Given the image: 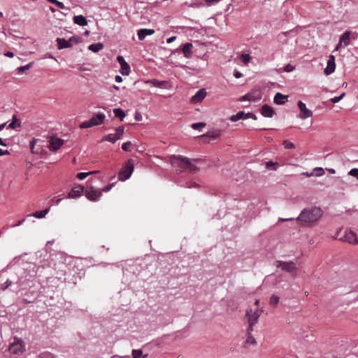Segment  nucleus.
I'll list each match as a JSON object with an SVG mask.
<instances>
[{
  "label": "nucleus",
  "mask_w": 358,
  "mask_h": 358,
  "mask_svg": "<svg viewBox=\"0 0 358 358\" xmlns=\"http://www.w3.org/2000/svg\"><path fill=\"white\" fill-rule=\"evenodd\" d=\"M142 119V116L139 113H136L135 114V120L137 121H140Z\"/></svg>",
  "instance_id": "60"
},
{
  "label": "nucleus",
  "mask_w": 358,
  "mask_h": 358,
  "mask_svg": "<svg viewBox=\"0 0 358 358\" xmlns=\"http://www.w3.org/2000/svg\"><path fill=\"white\" fill-rule=\"evenodd\" d=\"M132 356L133 358H141L142 351L141 350H133Z\"/></svg>",
  "instance_id": "42"
},
{
  "label": "nucleus",
  "mask_w": 358,
  "mask_h": 358,
  "mask_svg": "<svg viewBox=\"0 0 358 358\" xmlns=\"http://www.w3.org/2000/svg\"><path fill=\"white\" fill-rule=\"evenodd\" d=\"M192 44L190 43H186L183 45L182 52H183L184 56L186 58L190 57L191 55L192 54Z\"/></svg>",
  "instance_id": "22"
},
{
  "label": "nucleus",
  "mask_w": 358,
  "mask_h": 358,
  "mask_svg": "<svg viewBox=\"0 0 358 358\" xmlns=\"http://www.w3.org/2000/svg\"><path fill=\"white\" fill-rule=\"evenodd\" d=\"M73 22L80 26H85L87 24V20L83 15H75L73 17Z\"/></svg>",
  "instance_id": "21"
},
{
  "label": "nucleus",
  "mask_w": 358,
  "mask_h": 358,
  "mask_svg": "<svg viewBox=\"0 0 358 358\" xmlns=\"http://www.w3.org/2000/svg\"><path fill=\"white\" fill-rule=\"evenodd\" d=\"M279 302V297L275 295H272L269 303L273 306H276Z\"/></svg>",
  "instance_id": "38"
},
{
  "label": "nucleus",
  "mask_w": 358,
  "mask_h": 358,
  "mask_svg": "<svg viewBox=\"0 0 358 358\" xmlns=\"http://www.w3.org/2000/svg\"><path fill=\"white\" fill-rule=\"evenodd\" d=\"M241 58L242 62L245 64H248L250 62V59H251V57H250V55H248V54H243V55H241Z\"/></svg>",
  "instance_id": "40"
},
{
  "label": "nucleus",
  "mask_w": 358,
  "mask_h": 358,
  "mask_svg": "<svg viewBox=\"0 0 358 358\" xmlns=\"http://www.w3.org/2000/svg\"><path fill=\"white\" fill-rule=\"evenodd\" d=\"M131 145V143L130 141L125 142L122 145V149L125 152H129L130 151Z\"/></svg>",
  "instance_id": "45"
},
{
  "label": "nucleus",
  "mask_w": 358,
  "mask_h": 358,
  "mask_svg": "<svg viewBox=\"0 0 358 358\" xmlns=\"http://www.w3.org/2000/svg\"><path fill=\"white\" fill-rule=\"evenodd\" d=\"M187 157L181 155H171L169 157V162L171 165L176 168V171L181 172L182 169H186V161Z\"/></svg>",
  "instance_id": "4"
},
{
  "label": "nucleus",
  "mask_w": 358,
  "mask_h": 358,
  "mask_svg": "<svg viewBox=\"0 0 358 358\" xmlns=\"http://www.w3.org/2000/svg\"><path fill=\"white\" fill-rule=\"evenodd\" d=\"M103 48V45L102 43H93V44H91L89 47H88V49L94 52H98L99 51H100L101 50H102Z\"/></svg>",
  "instance_id": "27"
},
{
  "label": "nucleus",
  "mask_w": 358,
  "mask_h": 358,
  "mask_svg": "<svg viewBox=\"0 0 358 358\" xmlns=\"http://www.w3.org/2000/svg\"><path fill=\"white\" fill-rule=\"evenodd\" d=\"M336 69L335 57L330 55L327 62V67L324 69V73L327 76L331 74L334 72Z\"/></svg>",
  "instance_id": "13"
},
{
  "label": "nucleus",
  "mask_w": 358,
  "mask_h": 358,
  "mask_svg": "<svg viewBox=\"0 0 358 358\" xmlns=\"http://www.w3.org/2000/svg\"><path fill=\"white\" fill-rule=\"evenodd\" d=\"M277 165H278L277 163H274V162H273L271 161L267 162L266 163V169H271L273 170H275L276 169Z\"/></svg>",
  "instance_id": "43"
},
{
  "label": "nucleus",
  "mask_w": 358,
  "mask_h": 358,
  "mask_svg": "<svg viewBox=\"0 0 358 358\" xmlns=\"http://www.w3.org/2000/svg\"><path fill=\"white\" fill-rule=\"evenodd\" d=\"M313 173H314V176H315L317 177H320L324 174V171L322 168H315L313 170Z\"/></svg>",
  "instance_id": "39"
},
{
  "label": "nucleus",
  "mask_w": 358,
  "mask_h": 358,
  "mask_svg": "<svg viewBox=\"0 0 358 358\" xmlns=\"http://www.w3.org/2000/svg\"><path fill=\"white\" fill-rule=\"evenodd\" d=\"M288 96L283 95L282 94L278 92L275 94L273 101L274 103L278 105H281L285 103L287 100Z\"/></svg>",
  "instance_id": "20"
},
{
  "label": "nucleus",
  "mask_w": 358,
  "mask_h": 358,
  "mask_svg": "<svg viewBox=\"0 0 358 358\" xmlns=\"http://www.w3.org/2000/svg\"><path fill=\"white\" fill-rule=\"evenodd\" d=\"M246 113L243 111H239L236 115H232L230 117L231 122H236L241 119H245Z\"/></svg>",
  "instance_id": "28"
},
{
  "label": "nucleus",
  "mask_w": 358,
  "mask_h": 358,
  "mask_svg": "<svg viewBox=\"0 0 358 358\" xmlns=\"http://www.w3.org/2000/svg\"><path fill=\"white\" fill-rule=\"evenodd\" d=\"M24 220H25L24 219L19 220L16 224H12L10 227H16L17 226H20V225H21L24 222Z\"/></svg>",
  "instance_id": "55"
},
{
  "label": "nucleus",
  "mask_w": 358,
  "mask_h": 358,
  "mask_svg": "<svg viewBox=\"0 0 358 358\" xmlns=\"http://www.w3.org/2000/svg\"><path fill=\"white\" fill-rule=\"evenodd\" d=\"M256 344H257V341H256V339L254 338V336L252 335H247L245 345H255Z\"/></svg>",
  "instance_id": "34"
},
{
  "label": "nucleus",
  "mask_w": 358,
  "mask_h": 358,
  "mask_svg": "<svg viewBox=\"0 0 358 358\" xmlns=\"http://www.w3.org/2000/svg\"><path fill=\"white\" fill-rule=\"evenodd\" d=\"M10 153H9V152L8 150H3L0 148V156L8 155Z\"/></svg>",
  "instance_id": "59"
},
{
  "label": "nucleus",
  "mask_w": 358,
  "mask_h": 358,
  "mask_svg": "<svg viewBox=\"0 0 358 358\" xmlns=\"http://www.w3.org/2000/svg\"><path fill=\"white\" fill-rule=\"evenodd\" d=\"M340 240L348 242L350 244H358V238L356 234L350 229H345L344 235L340 238Z\"/></svg>",
  "instance_id": "6"
},
{
  "label": "nucleus",
  "mask_w": 358,
  "mask_h": 358,
  "mask_svg": "<svg viewBox=\"0 0 358 358\" xmlns=\"http://www.w3.org/2000/svg\"><path fill=\"white\" fill-rule=\"evenodd\" d=\"M261 113L266 117H271L274 114V110L271 106L265 104L262 107Z\"/></svg>",
  "instance_id": "19"
},
{
  "label": "nucleus",
  "mask_w": 358,
  "mask_h": 358,
  "mask_svg": "<svg viewBox=\"0 0 358 358\" xmlns=\"http://www.w3.org/2000/svg\"><path fill=\"white\" fill-rule=\"evenodd\" d=\"M115 80L117 83H121L122 81V78L120 76H116Z\"/></svg>",
  "instance_id": "64"
},
{
  "label": "nucleus",
  "mask_w": 358,
  "mask_h": 358,
  "mask_svg": "<svg viewBox=\"0 0 358 358\" xmlns=\"http://www.w3.org/2000/svg\"><path fill=\"white\" fill-rule=\"evenodd\" d=\"M154 33V29H141L138 31L137 35L138 39L143 41L147 36L152 35Z\"/></svg>",
  "instance_id": "17"
},
{
  "label": "nucleus",
  "mask_w": 358,
  "mask_h": 358,
  "mask_svg": "<svg viewBox=\"0 0 358 358\" xmlns=\"http://www.w3.org/2000/svg\"><path fill=\"white\" fill-rule=\"evenodd\" d=\"M255 325H251V324H249L248 325V327L247 329V335H252V332L253 331V327Z\"/></svg>",
  "instance_id": "52"
},
{
  "label": "nucleus",
  "mask_w": 358,
  "mask_h": 358,
  "mask_svg": "<svg viewBox=\"0 0 358 358\" xmlns=\"http://www.w3.org/2000/svg\"><path fill=\"white\" fill-rule=\"evenodd\" d=\"M176 39V36H171L166 40V42L168 43H171L173 42Z\"/></svg>",
  "instance_id": "62"
},
{
  "label": "nucleus",
  "mask_w": 358,
  "mask_h": 358,
  "mask_svg": "<svg viewBox=\"0 0 358 358\" xmlns=\"http://www.w3.org/2000/svg\"><path fill=\"white\" fill-rule=\"evenodd\" d=\"M345 95V93H342L339 96H335L331 99V101L334 103L339 102Z\"/></svg>",
  "instance_id": "44"
},
{
  "label": "nucleus",
  "mask_w": 358,
  "mask_h": 358,
  "mask_svg": "<svg viewBox=\"0 0 358 358\" xmlns=\"http://www.w3.org/2000/svg\"><path fill=\"white\" fill-rule=\"evenodd\" d=\"M206 91L205 89L202 88L197 91V92L191 98L190 102L191 103L196 104L201 102L204 98L206 96Z\"/></svg>",
  "instance_id": "12"
},
{
  "label": "nucleus",
  "mask_w": 358,
  "mask_h": 358,
  "mask_svg": "<svg viewBox=\"0 0 358 358\" xmlns=\"http://www.w3.org/2000/svg\"><path fill=\"white\" fill-rule=\"evenodd\" d=\"M248 94L250 96H248L250 98L249 101H257L261 99L262 96L259 91H252L250 92H248Z\"/></svg>",
  "instance_id": "25"
},
{
  "label": "nucleus",
  "mask_w": 358,
  "mask_h": 358,
  "mask_svg": "<svg viewBox=\"0 0 358 358\" xmlns=\"http://www.w3.org/2000/svg\"><path fill=\"white\" fill-rule=\"evenodd\" d=\"M117 61L120 64V73L124 76H128L130 73V66L125 62L124 57L122 56H118L117 57Z\"/></svg>",
  "instance_id": "11"
},
{
  "label": "nucleus",
  "mask_w": 358,
  "mask_h": 358,
  "mask_svg": "<svg viewBox=\"0 0 358 358\" xmlns=\"http://www.w3.org/2000/svg\"><path fill=\"white\" fill-rule=\"evenodd\" d=\"M275 266L277 268H281V269L284 271H286L291 274V275L294 278L297 275V268L296 264L292 261L290 262H284V261H276L275 262Z\"/></svg>",
  "instance_id": "2"
},
{
  "label": "nucleus",
  "mask_w": 358,
  "mask_h": 358,
  "mask_svg": "<svg viewBox=\"0 0 358 358\" xmlns=\"http://www.w3.org/2000/svg\"><path fill=\"white\" fill-rule=\"evenodd\" d=\"M4 55L6 57H10V58L14 57V54L12 52H6V53H4Z\"/></svg>",
  "instance_id": "63"
},
{
  "label": "nucleus",
  "mask_w": 358,
  "mask_h": 358,
  "mask_svg": "<svg viewBox=\"0 0 358 358\" xmlns=\"http://www.w3.org/2000/svg\"><path fill=\"white\" fill-rule=\"evenodd\" d=\"M113 113L116 117L120 118L121 121L123 120V119L125 117L124 112L121 108H115L113 109Z\"/></svg>",
  "instance_id": "31"
},
{
  "label": "nucleus",
  "mask_w": 358,
  "mask_h": 358,
  "mask_svg": "<svg viewBox=\"0 0 358 358\" xmlns=\"http://www.w3.org/2000/svg\"><path fill=\"white\" fill-rule=\"evenodd\" d=\"M248 118H252L253 120H257V116L252 113H246V115H245V119H248Z\"/></svg>",
  "instance_id": "51"
},
{
  "label": "nucleus",
  "mask_w": 358,
  "mask_h": 358,
  "mask_svg": "<svg viewBox=\"0 0 358 358\" xmlns=\"http://www.w3.org/2000/svg\"><path fill=\"white\" fill-rule=\"evenodd\" d=\"M146 84H151L157 87H164L166 84V81H159L157 80H146L144 81Z\"/></svg>",
  "instance_id": "26"
},
{
  "label": "nucleus",
  "mask_w": 358,
  "mask_h": 358,
  "mask_svg": "<svg viewBox=\"0 0 358 358\" xmlns=\"http://www.w3.org/2000/svg\"><path fill=\"white\" fill-rule=\"evenodd\" d=\"M118 140V137H116L115 134H108L107 136H106L102 141H109L110 143H115Z\"/></svg>",
  "instance_id": "32"
},
{
  "label": "nucleus",
  "mask_w": 358,
  "mask_h": 358,
  "mask_svg": "<svg viewBox=\"0 0 358 358\" xmlns=\"http://www.w3.org/2000/svg\"><path fill=\"white\" fill-rule=\"evenodd\" d=\"M94 124H96V122H94L93 120L90 119L88 121L83 122L80 125V128H81V129L90 128V127L94 126Z\"/></svg>",
  "instance_id": "33"
},
{
  "label": "nucleus",
  "mask_w": 358,
  "mask_h": 358,
  "mask_svg": "<svg viewBox=\"0 0 358 358\" xmlns=\"http://www.w3.org/2000/svg\"><path fill=\"white\" fill-rule=\"evenodd\" d=\"M56 6H57L59 8L61 9H64L65 8V6L64 5L63 3L57 0L56 3H55Z\"/></svg>",
  "instance_id": "54"
},
{
  "label": "nucleus",
  "mask_w": 358,
  "mask_h": 358,
  "mask_svg": "<svg viewBox=\"0 0 358 358\" xmlns=\"http://www.w3.org/2000/svg\"><path fill=\"white\" fill-rule=\"evenodd\" d=\"M298 106H299V108L300 110V113L299 115V117L301 118V119H306L308 117H312L313 115V112L308 109L306 108V106L304 103H303L302 101H299L298 102Z\"/></svg>",
  "instance_id": "10"
},
{
  "label": "nucleus",
  "mask_w": 358,
  "mask_h": 358,
  "mask_svg": "<svg viewBox=\"0 0 358 358\" xmlns=\"http://www.w3.org/2000/svg\"><path fill=\"white\" fill-rule=\"evenodd\" d=\"M57 43L58 49H59V50L71 47V44H69V41H67L64 38H57Z\"/></svg>",
  "instance_id": "24"
},
{
  "label": "nucleus",
  "mask_w": 358,
  "mask_h": 358,
  "mask_svg": "<svg viewBox=\"0 0 358 358\" xmlns=\"http://www.w3.org/2000/svg\"><path fill=\"white\" fill-rule=\"evenodd\" d=\"M220 0H205V1L206 2V3L208 5V6H210L211 4H214V3H217V2H219Z\"/></svg>",
  "instance_id": "53"
},
{
  "label": "nucleus",
  "mask_w": 358,
  "mask_h": 358,
  "mask_svg": "<svg viewBox=\"0 0 358 358\" xmlns=\"http://www.w3.org/2000/svg\"><path fill=\"white\" fill-rule=\"evenodd\" d=\"M113 186V184H109L108 185H106L104 188H103L102 189H100L101 191V193L103 192H109L112 187Z\"/></svg>",
  "instance_id": "50"
},
{
  "label": "nucleus",
  "mask_w": 358,
  "mask_h": 358,
  "mask_svg": "<svg viewBox=\"0 0 358 358\" xmlns=\"http://www.w3.org/2000/svg\"><path fill=\"white\" fill-rule=\"evenodd\" d=\"M11 285V281L7 280L3 285H1V289H6Z\"/></svg>",
  "instance_id": "49"
},
{
  "label": "nucleus",
  "mask_w": 358,
  "mask_h": 358,
  "mask_svg": "<svg viewBox=\"0 0 358 358\" xmlns=\"http://www.w3.org/2000/svg\"><path fill=\"white\" fill-rule=\"evenodd\" d=\"M69 44H71V46L73 44H76L79 42V38L76 36H72L69 40Z\"/></svg>",
  "instance_id": "47"
},
{
  "label": "nucleus",
  "mask_w": 358,
  "mask_h": 358,
  "mask_svg": "<svg viewBox=\"0 0 358 358\" xmlns=\"http://www.w3.org/2000/svg\"><path fill=\"white\" fill-rule=\"evenodd\" d=\"M48 212H49V208H46L43 210L36 211V212L34 213L31 215V216H33L36 218H38V219H41V218H43L48 214Z\"/></svg>",
  "instance_id": "29"
},
{
  "label": "nucleus",
  "mask_w": 358,
  "mask_h": 358,
  "mask_svg": "<svg viewBox=\"0 0 358 358\" xmlns=\"http://www.w3.org/2000/svg\"><path fill=\"white\" fill-rule=\"evenodd\" d=\"M186 161V169L190 172L195 173L199 170V168L196 166V163L199 162V159H190L187 158Z\"/></svg>",
  "instance_id": "14"
},
{
  "label": "nucleus",
  "mask_w": 358,
  "mask_h": 358,
  "mask_svg": "<svg viewBox=\"0 0 358 358\" xmlns=\"http://www.w3.org/2000/svg\"><path fill=\"white\" fill-rule=\"evenodd\" d=\"M30 65L28 64V65H26V66H20L18 70L19 71H24L27 69H28L29 68Z\"/></svg>",
  "instance_id": "58"
},
{
  "label": "nucleus",
  "mask_w": 358,
  "mask_h": 358,
  "mask_svg": "<svg viewBox=\"0 0 358 358\" xmlns=\"http://www.w3.org/2000/svg\"><path fill=\"white\" fill-rule=\"evenodd\" d=\"M96 171H90V172H87V173H85V172H81V173H79L77 174V178L79 179V180H83L85 179L87 176L92 174V173H96Z\"/></svg>",
  "instance_id": "37"
},
{
  "label": "nucleus",
  "mask_w": 358,
  "mask_h": 358,
  "mask_svg": "<svg viewBox=\"0 0 358 358\" xmlns=\"http://www.w3.org/2000/svg\"><path fill=\"white\" fill-rule=\"evenodd\" d=\"M85 196L92 201H96L101 196V191L91 187L85 190Z\"/></svg>",
  "instance_id": "7"
},
{
  "label": "nucleus",
  "mask_w": 358,
  "mask_h": 358,
  "mask_svg": "<svg viewBox=\"0 0 358 358\" xmlns=\"http://www.w3.org/2000/svg\"><path fill=\"white\" fill-rule=\"evenodd\" d=\"M84 187L81 185H78L72 188L68 194V198L74 199L79 197L83 192Z\"/></svg>",
  "instance_id": "15"
},
{
  "label": "nucleus",
  "mask_w": 358,
  "mask_h": 358,
  "mask_svg": "<svg viewBox=\"0 0 358 358\" xmlns=\"http://www.w3.org/2000/svg\"><path fill=\"white\" fill-rule=\"evenodd\" d=\"M348 175H350V176L355 177L358 180V169L355 168V169H351L349 171Z\"/></svg>",
  "instance_id": "46"
},
{
  "label": "nucleus",
  "mask_w": 358,
  "mask_h": 358,
  "mask_svg": "<svg viewBox=\"0 0 358 358\" xmlns=\"http://www.w3.org/2000/svg\"><path fill=\"white\" fill-rule=\"evenodd\" d=\"M208 136H209L210 137L213 138H217L220 136V134L219 133H213L212 134H208Z\"/></svg>",
  "instance_id": "61"
},
{
  "label": "nucleus",
  "mask_w": 358,
  "mask_h": 358,
  "mask_svg": "<svg viewBox=\"0 0 358 358\" xmlns=\"http://www.w3.org/2000/svg\"><path fill=\"white\" fill-rule=\"evenodd\" d=\"M205 127L206 123L204 122H197L192 124V128L196 130H201Z\"/></svg>",
  "instance_id": "36"
},
{
  "label": "nucleus",
  "mask_w": 358,
  "mask_h": 358,
  "mask_svg": "<svg viewBox=\"0 0 358 358\" xmlns=\"http://www.w3.org/2000/svg\"><path fill=\"white\" fill-rule=\"evenodd\" d=\"M323 212L319 207H311L303 209L296 222L301 227H310L315 225L322 217Z\"/></svg>",
  "instance_id": "1"
},
{
  "label": "nucleus",
  "mask_w": 358,
  "mask_h": 358,
  "mask_svg": "<svg viewBox=\"0 0 358 358\" xmlns=\"http://www.w3.org/2000/svg\"><path fill=\"white\" fill-rule=\"evenodd\" d=\"M25 350L24 342L19 338H15V341L9 346V351L12 354L22 353Z\"/></svg>",
  "instance_id": "5"
},
{
  "label": "nucleus",
  "mask_w": 358,
  "mask_h": 358,
  "mask_svg": "<svg viewBox=\"0 0 358 358\" xmlns=\"http://www.w3.org/2000/svg\"><path fill=\"white\" fill-rule=\"evenodd\" d=\"M20 127V121L17 119L15 115H13L12 122L8 125V128L15 129Z\"/></svg>",
  "instance_id": "30"
},
{
  "label": "nucleus",
  "mask_w": 358,
  "mask_h": 358,
  "mask_svg": "<svg viewBox=\"0 0 358 358\" xmlns=\"http://www.w3.org/2000/svg\"><path fill=\"white\" fill-rule=\"evenodd\" d=\"M282 145L286 149H294L295 148L294 145L288 140H285L282 143Z\"/></svg>",
  "instance_id": "41"
},
{
  "label": "nucleus",
  "mask_w": 358,
  "mask_h": 358,
  "mask_svg": "<svg viewBox=\"0 0 358 358\" xmlns=\"http://www.w3.org/2000/svg\"><path fill=\"white\" fill-rule=\"evenodd\" d=\"M248 96H250L248 94H246L244 96L241 97L240 101H249L250 98Z\"/></svg>",
  "instance_id": "56"
},
{
  "label": "nucleus",
  "mask_w": 358,
  "mask_h": 358,
  "mask_svg": "<svg viewBox=\"0 0 358 358\" xmlns=\"http://www.w3.org/2000/svg\"><path fill=\"white\" fill-rule=\"evenodd\" d=\"M234 76L236 78H240L243 76V74L241 72L236 71L234 73Z\"/></svg>",
  "instance_id": "57"
},
{
  "label": "nucleus",
  "mask_w": 358,
  "mask_h": 358,
  "mask_svg": "<svg viewBox=\"0 0 358 358\" xmlns=\"http://www.w3.org/2000/svg\"><path fill=\"white\" fill-rule=\"evenodd\" d=\"M134 169L132 159L127 160L119 172L118 179L121 181L127 180L132 174Z\"/></svg>",
  "instance_id": "3"
},
{
  "label": "nucleus",
  "mask_w": 358,
  "mask_h": 358,
  "mask_svg": "<svg viewBox=\"0 0 358 358\" xmlns=\"http://www.w3.org/2000/svg\"><path fill=\"white\" fill-rule=\"evenodd\" d=\"M105 117H106V116L103 113H97L95 116L92 117L90 119L93 120L94 122H96V124H94V126H98L103 123Z\"/></svg>",
  "instance_id": "23"
},
{
  "label": "nucleus",
  "mask_w": 358,
  "mask_h": 358,
  "mask_svg": "<svg viewBox=\"0 0 358 358\" xmlns=\"http://www.w3.org/2000/svg\"><path fill=\"white\" fill-rule=\"evenodd\" d=\"M294 69V66L288 64L284 67V71L285 72H291Z\"/></svg>",
  "instance_id": "48"
},
{
  "label": "nucleus",
  "mask_w": 358,
  "mask_h": 358,
  "mask_svg": "<svg viewBox=\"0 0 358 358\" xmlns=\"http://www.w3.org/2000/svg\"><path fill=\"white\" fill-rule=\"evenodd\" d=\"M351 34V31H346L341 36L339 41L343 45V46H348L350 45Z\"/></svg>",
  "instance_id": "18"
},
{
  "label": "nucleus",
  "mask_w": 358,
  "mask_h": 358,
  "mask_svg": "<svg viewBox=\"0 0 358 358\" xmlns=\"http://www.w3.org/2000/svg\"><path fill=\"white\" fill-rule=\"evenodd\" d=\"M124 127L123 126H120L118 127L117 128H116L115 129V136L116 137H118V140L122 137V136L124 134Z\"/></svg>",
  "instance_id": "35"
},
{
  "label": "nucleus",
  "mask_w": 358,
  "mask_h": 358,
  "mask_svg": "<svg viewBox=\"0 0 358 358\" xmlns=\"http://www.w3.org/2000/svg\"><path fill=\"white\" fill-rule=\"evenodd\" d=\"M49 150L52 152H55L62 146L64 144V140L55 136H50L49 138Z\"/></svg>",
  "instance_id": "8"
},
{
  "label": "nucleus",
  "mask_w": 358,
  "mask_h": 358,
  "mask_svg": "<svg viewBox=\"0 0 358 358\" xmlns=\"http://www.w3.org/2000/svg\"><path fill=\"white\" fill-rule=\"evenodd\" d=\"M259 313L258 308H256L253 312L252 309L247 310L246 316L248 318V324L255 325L258 322L259 317Z\"/></svg>",
  "instance_id": "9"
},
{
  "label": "nucleus",
  "mask_w": 358,
  "mask_h": 358,
  "mask_svg": "<svg viewBox=\"0 0 358 358\" xmlns=\"http://www.w3.org/2000/svg\"><path fill=\"white\" fill-rule=\"evenodd\" d=\"M39 141L38 139L33 138L30 142V150L32 154L43 155L44 150L42 148H36V143Z\"/></svg>",
  "instance_id": "16"
}]
</instances>
